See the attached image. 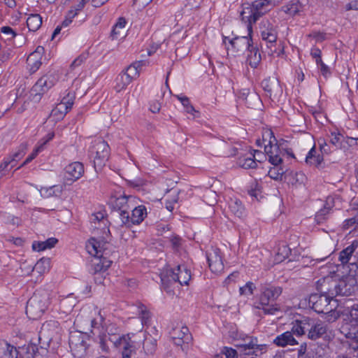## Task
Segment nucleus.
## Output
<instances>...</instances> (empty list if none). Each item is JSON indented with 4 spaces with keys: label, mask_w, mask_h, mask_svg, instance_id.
Returning <instances> with one entry per match:
<instances>
[{
    "label": "nucleus",
    "mask_w": 358,
    "mask_h": 358,
    "mask_svg": "<svg viewBox=\"0 0 358 358\" xmlns=\"http://www.w3.org/2000/svg\"><path fill=\"white\" fill-rule=\"evenodd\" d=\"M87 54L82 53L77 58H76L70 66L71 70H74L76 67L80 66L87 59Z\"/></svg>",
    "instance_id": "4d7b16f0"
},
{
    "label": "nucleus",
    "mask_w": 358,
    "mask_h": 358,
    "mask_svg": "<svg viewBox=\"0 0 358 358\" xmlns=\"http://www.w3.org/2000/svg\"><path fill=\"white\" fill-rule=\"evenodd\" d=\"M85 173L83 163L79 162L68 164L64 170V185H70L80 179Z\"/></svg>",
    "instance_id": "f8f14e48"
},
{
    "label": "nucleus",
    "mask_w": 358,
    "mask_h": 358,
    "mask_svg": "<svg viewBox=\"0 0 358 358\" xmlns=\"http://www.w3.org/2000/svg\"><path fill=\"white\" fill-rule=\"evenodd\" d=\"M301 6L299 1L292 2L286 6L285 11L289 15H296L300 10Z\"/></svg>",
    "instance_id": "13d9d810"
},
{
    "label": "nucleus",
    "mask_w": 358,
    "mask_h": 358,
    "mask_svg": "<svg viewBox=\"0 0 358 358\" xmlns=\"http://www.w3.org/2000/svg\"><path fill=\"white\" fill-rule=\"evenodd\" d=\"M113 259H110L108 255L100 257H94L92 261V271L94 273L106 271L112 264Z\"/></svg>",
    "instance_id": "4be33fe9"
},
{
    "label": "nucleus",
    "mask_w": 358,
    "mask_h": 358,
    "mask_svg": "<svg viewBox=\"0 0 358 358\" xmlns=\"http://www.w3.org/2000/svg\"><path fill=\"white\" fill-rule=\"evenodd\" d=\"M278 3L279 0H256L251 4H243L241 17L242 20L247 23V30L250 34L252 33V24Z\"/></svg>",
    "instance_id": "f03ea898"
},
{
    "label": "nucleus",
    "mask_w": 358,
    "mask_h": 358,
    "mask_svg": "<svg viewBox=\"0 0 358 358\" xmlns=\"http://www.w3.org/2000/svg\"><path fill=\"white\" fill-rule=\"evenodd\" d=\"M69 110H67L64 105L57 103V106L52 110L50 117L55 121L61 120L64 118L65 115Z\"/></svg>",
    "instance_id": "79ce46f5"
},
{
    "label": "nucleus",
    "mask_w": 358,
    "mask_h": 358,
    "mask_svg": "<svg viewBox=\"0 0 358 358\" xmlns=\"http://www.w3.org/2000/svg\"><path fill=\"white\" fill-rule=\"evenodd\" d=\"M134 334H127L120 336H115V339L109 337V341L113 343L116 348L121 349L122 351L130 348H138L140 342L133 340Z\"/></svg>",
    "instance_id": "dca6fc26"
},
{
    "label": "nucleus",
    "mask_w": 358,
    "mask_h": 358,
    "mask_svg": "<svg viewBox=\"0 0 358 358\" xmlns=\"http://www.w3.org/2000/svg\"><path fill=\"white\" fill-rule=\"evenodd\" d=\"M358 136L354 137L345 136L344 144L347 145L346 150L349 148H353L357 145Z\"/></svg>",
    "instance_id": "e2e57ef3"
},
{
    "label": "nucleus",
    "mask_w": 358,
    "mask_h": 358,
    "mask_svg": "<svg viewBox=\"0 0 358 358\" xmlns=\"http://www.w3.org/2000/svg\"><path fill=\"white\" fill-rule=\"evenodd\" d=\"M58 240L55 238H48L45 241H34L32 243V249L34 251H43L47 249H50L57 243Z\"/></svg>",
    "instance_id": "2f4dec72"
},
{
    "label": "nucleus",
    "mask_w": 358,
    "mask_h": 358,
    "mask_svg": "<svg viewBox=\"0 0 358 358\" xmlns=\"http://www.w3.org/2000/svg\"><path fill=\"white\" fill-rule=\"evenodd\" d=\"M191 279V273L184 265H179L175 269L167 270L166 275H162L161 280L164 286L169 288L167 284L171 282H179L181 285H188Z\"/></svg>",
    "instance_id": "6e6552de"
},
{
    "label": "nucleus",
    "mask_w": 358,
    "mask_h": 358,
    "mask_svg": "<svg viewBox=\"0 0 358 358\" xmlns=\"http://www.w3.org/2000/svg\"><path fill=\"white\" fill-rule=\"evenodd\" d=\"M127 22L124 17H120L116 24L113 27L110 33L112 40L117 39L122 34Z\"/></svg>",
    "instance_id": "4c0bfd02"
},
{
    "label": "nucleus",
    "mask_w": 358,
    "mask_h": 358,
    "mask_svg": "<svg viewBox=\"0 0 358 358\" xmlns=\"http://www.w3.org/2000/svg\"><path fill=\"white\" fill-rule=\"evenodd\" d=\"M355 279L348 277L345 279L339 280L338 282L330 279L328 280L329 287L322 289V292L325 294H329L331 296L342 295L350 296L355 290Z\"/></svg>",
    "instance_id": "0eeeda50"
},
{
    "label": "nucleus",
    "mask_w": 358,
    "mask_h": 358,
    "mask_svg": "<svg viewBox=\"0 0 358 358\" xmlns=\"http://www.w3.org/2000/svg\"><path fill=\"white\" fill-rule=\"evenodd\" d=\"M261 85L266 95L273 101L278 99L282 94V88L280 82L275 78H268L263 80Z\"/></svg>",
    "instance_id": "4468645a"
},
{
    "label": "nucleus",
    "mask_w": 358,
    "mask_h": 358,
    "mask_svg": "<svg viewBox=\"0 0 358 358\" xmlns=\"http://www.w3.org/2000/svg\"><path fill=\"white\" fill-rule=\"evenodd\" d=\"M229 210L236 217H242L245 214V207L237 199H231L229 201Z\"/></svg>",
    "instance_id": "c85d7f7f"
},
{
    "label": "nucleus",
    "mask_w": 358,
    "mask_h": 358,
    "mask_svg": "<svg viewBox=\"0 0 358 358\" xmlns=\"http://www.w3.org/2000/svg\"><path fill=\"white\" fill-rule=\"evenodd\" d=\"M50 268V259L49 258H41L35 264L33 271L39 274L48 272Z\"/></svg>",
    "instance_id": "a19ab883"
},
{
    "label": "nucleus",
    "mask_w": 358,
    "mask_h": 358,
    "mask_svg": "<svg viewBox=\"0 0 358 358\" xmlns=\"http://www.w3.org/2000/svg\"><path fill=\"white\" fill-rule=\"evenodd\" d=\"M90 221L92 224H94V225H92V227L94 228H100L101 227V224H103L104 226L106 224L107 220L104 217V215L101 212H98L94 214H92L90 217Z\"/></svg>",
    "instance_id": "a18cd8bd"
},
{
    "label": "nucleus",
    "mask_w": 358,
    "mask_h": 358,
    "mask_svg": "<svg viewBox=\"0 0 358 358\" xmlns=\"http://www.w3.org/2000/svg\"><path fill=\"white\" fill-rule=\"evenodd\" d=\"M139 202L138 198L134 196H121L116 198L113 201V206L115 208H117L119 211V217L122 221V214L123 212H129L133 206L137 204Z\"/></svg>",
    "instance_id": "a211bd4d"
},
{
    "label": "nucleus",
    "mask_w": 358,
    "mask_h": 358,
    "mask_svg": "<svg viewBox=\"0 0 358 358\" xmlns=\"http://www.w3.org/2000/svg\"><path fill=\"white\" fill-rule=\"evenodd\" d=\"M229 43L231 45V48L236 53L248 50L252 45V34H250L248 32V36H247L236 37L232 40H230Z\"/></svg>",
    "instance_id": "aec40b11"
},
{
    "label": "nucleus",
    "mask_w": 358,
    "mask_h": 358,
    "mask_svg": "<svg viewBox=\"0 0 358 358\" xmlns=\"http://www.w3.org/2000/svg\"><path fill=\"white\" fill-rule=\"evenodd\" d=\"M131 83V78H129L124 73H122L115 79V89L117 92H120L125 90Z\"/></svg>",
    "instance_id": "ea45409f"
},
{
    "label": "nucleus",
    "mask_w": 358,
    "mask_h": 358,
    "mask_svg": "<svg viewBox=\"0 0 358 358\" xmlns=\"http://www.w3.org/2000/svg\"><path fill=\"white\" fill-rule=\"evenodd\" d=\"M307 337L312 341L323 338L328 333V325L320 320H315L309 317L308 322Z\"/></svg>",
    "instance_id": "ddd939ff"
},
{
    "label": "nucleus",
    "mask_w": 358,
    "mask_h": 358,
    "mask_svg": "<svg viewBox=\"0 0 358 358\" xmlns=\"http://www.w3.org/2000/svg\"><path fill=\"white\" fill-rule=\"evenodd\" d=\"M354 320H351L350 322H345L342 324L340 328V332L348 339H351L352 336H355L356 331L358 327L355 325Z\"/></svg>",
    "instance_id": "473e14b6"
},
{
    "label": "nucleus",
    "mask_w": 358,
    "mask_h": 358,
    "mask_svg": "<svg viewBox=\"0 0 358 358\" xmlns=\"http://www.w3.org/2000/svg\"><path fill=\"white\" fill-rule=\"evenodd\" d=\"M138 314L141 320L142 325H148L150 322L151 314L147 308L142 303L138 306Z\"/></svg>",
    "instance_id": "37998d69"
},
{
    "label": "nucleus",
    "mask_w": 358,
    "mask_h": 358,
    "mask_svg": "<svg viewBox=\"0 0 358 358\" xmlns=\"http://www.w3.org/2000/svg\"><path fill=\"white\" fill-rule=\"evenodd\" d=\"M85 344L84 336L80 331L70 334L69 345L71 348H78V350H85Z\"/></svg>",
    "instance_id": "bb28decb"
},
{
    "label": "nucleus",
    "mask_w": 358,
    "mask_h": 358,
    "mask_svg": "<svg viewBox=\"0 0 358 358\" xmlns=\"http://www.w3.org/2000/svg\"><path fill=\"white\" fill-rule=\"evenodd\" d=\"M247 51L248 52L247 56L248 64L252 68H257L262 59L259 50L252 44Z\"/></svg>",
    "instance_id": "c756f323"
},
{
    "label": "nucleus",
    "mask_w": 358,
    "mask_h": 358,
    "mask_svg": "<svg viewBox=\"0 0 358 358\" xmlns=\"http://www.w3.org/2000/svg\"><path fill=\"white\" fill-rule=\"evenodd\" d=\"M27 61L30 66V70L32 72L36 71L41 65L40 52L38 51L33 52L28 56Z\"/></svg>",
    "instance_id": "58836bf2"
},
{
    "label": "nucleus",
    "mask_w": 358,
    "mask_h": 358,
    "mask_svg": "<svg viewBox=\"0 0 358 358\" xmlns=\"http://www.w3.org/2000/svg\"><path fill=\"white\" fill-rule=\"evenodd\" d=\"M290 253V249L285 245L280 246L278 248L277 255H276V261L282 262L288 257Z\"/></svg>",
    "instance_id": "3c124183"
},
{
    "label": "nucleus",
    "mask_w": 358,
    "mask_h": 358,
    "mask_svg": "<svg viewBox=\"0 0 358 358\" xmlns=\"http://www.w3.org/2000/svg\"><path fill=\"white\" fill-rule=\"evenodd\" d=\"M16 348L6 341H0V358H17Z\"/></svg>",
    "instance_id": "a878e982"
},
{
    "label": "nucleus",
    "mask_w": 358,
    "mask_h": 358,
    "mask_svg": "<svg viewBox=\"0 0 358 358\" xmlns=\"http://www.w3.org/2000/svg\"><path fill=\"white\" fill-rule=\"evenodd\" d=\"M316 41V42H322L325 40V34L320 31H313L308 36Z\"/></svg>",
    "instance_id": "69168bd1"
},
{
    "label": "nucleus",
    "mask_w": 358,
    "mask_h": 358,
    "mask_svg": "<svg viewBox=\"0 0 358 358\" xmlns=\"http://www.w3.org/2000/svg\"><path fill=\"white\" fill-rule=\"evenodd\" d=\"M256 155H262V152L258 150H254V153H250L248 156L240 157L237 162L238 165L245 169L256 168V161H259L256 158Z\"/></svg>",
    "instance_id": "5701e85b"
},
{
    "label": "nucleus",
    "mask_w": 358,
    "mask_h": 358,
    "mask_svg": "<svg viewBox=\"0 0 358 358\" xmlns=\"http://www.w3.org/2000/svg\"><path fill=\"white\" fill-rule=\"evenodd\" d=\"M27 149V145L26 143H22L18 148V150L15 152L12 155L7 157V159L10 162V163L17 162L19 159H20L25 154L26 150Z\"/></svg>",
    "instance_id": "de8ad7c7"
},
{
    "label": "nucleus",
    "mask_w": 358,
    "mask_h": 358,
    "mask_svg": "<svg viewBox=\"0 0 358 358\" xmlns=\"http://www.w3.org/2000/svg\"><path fill=\"white\" fill-rule=\"evenodd\" d=\"M221 352L225 355L226 358H238L237 351L232 348L224 347Z\"/></svg>",
    "instance_id": "680f3d73"
},
{
    "label": "nucleus",
    "mask_w": 358,
    "mask_h": 358,
    "mask_svg": "<svg viewBox=\"0 0 358 358\" xmlns=\"http://www.w3.org/2000/svg\"><path fill=\"white\" fill-rule=\"evenodd\" d=\"M143 64V63L142 61L136 62L129 66L123 73L128 76L129 78H131V80L132 81L133 79L138 77Z\"/></svg>",
    "instance_id": "c9c22d12"
},
{
    "label": "nucleus",
    "mask_w": 358,
    "mask_h": 358,
    "mask_svg": "<svg viewBox=\"0 0 358 358\" xmlns=\"http://www.w3.org/2000/svg\"><path fill=\"white\" fill-rule=\"evenodd\" d=\"M350 315L355 323L358 322V305H355L352 307Z\"/></svg>",
    "instance_id": "774afa93"
},
{
    "label": "nucleus",
    "mask_w": 358,
    "mask_h": 358,
    "mask_svg": "<svg viewBox=\"0 0 358 358\" xmlns=\"http://www.w3.org/2000/svg\"><path fill=\"white\" fill-rule=\"evenodd\" d=\"M96 317H92L90 320L91 332L95 334H106L108 337L115 339L116 334L118 333V328L116 324L110 323L109 320H106L101 310H94Z\"/></svg>",
    "instance_id": "39448f33"
},
{
    "label": "nucleus",
    "mask_w": 358,
    "mask_h": 358,
    "mask_svg": "<svg viewBox=\"0 0 358 358\" xmlns=\"http://www.w3.org/2000/svg\"><path fill=\"white\" fill-rule=\"evenodd\" d=\"M172 338L185 339L187 343L191 341L192 336L189 334V329L183 326L180 328L176 327L172 331Z\"/></svg>",
    "instance_id": "f704fd0d"
},
{
    "label": "nucleus",
    "mask_w": 358,
    "mask_h": 358,
    "mask_svg": "<svg viewBox=\"0 0 358 358\" xmlns=\"http://www.w3.org/2000/svg\"><path fill=\"white\" fill-rule=\"evenodd\" d=\"M63 185H56L48 187H41L40 189L41 195L44 198H49L51 196H60L64 191Z\"/></svg>",
    "instance_id": "cd10ccee"
},
{
    "label": "nucleus",
    "mask_w": 358,
    "mask_h": 358,
    "mask_svg": "<svg viewBox=\"0 0 358 358\" xmlns=\"http://www.w3.org/2000/svg\"><path fill=\"white\" fill-rule=\"evenodd\" d=\"M157 348V340L149 336L145 338L143 343V349L147 355H152Z\"/></svg>",
    "instance_id": "c03bdc74"
},
{
    "label": "nucleus",
    "mask_w": 358,
    "mask_h": 358,
    "mask_svg": "<svg viewBox=\"0 0 358 358\" xmlns=\"http://www.w3.org/2000/svg\"><path fill=\"white\" fill-rule=\"evenodd\" d=\"M309 321V317H303V319L299 320H296L292 323V327L291 331L293 334H295L298 336H301L303 335H307V329L309 327L308 325V322Z\"/></svg>",
    "instance_id": "393cba45"
},
{
    "label": "nucleus",
    "mask_w": 358,
    "mask_h": 358,
    "mask_svg": "<svg viewBox=\"0 0 358 358\" xmlns=\"http://www.w3.org/2000/svg\"><path fill=\"white\" fill-rule=\"evenodd\" d=\"M99 335V346L103 352H109V347L107 345V341L108 340V337L106 334H98Z\"/></svg>",
    "instance_id": "bf43d9fd"
},
{
    "label": "nucleus",
    "mask_w": 358,
    "mask_h": 358,
    "mask_svg": "<svg viewBox=\"0 0 358 358\" xmlns=\"http://www.w3.org/2000/svg\"><path fill=\"white\" fill-rule=\"evenodd\" d=\"M207 261L210 269L213 273H220L224 269L221 251L218 248H213L206 253Z\"/></svg>",
    "instance_id": "6ab92c4d"
},
{
    "label": "nucleus",
    "mask_w": 358,
    "mask_h": 358,
    "mask_svg": "<svg viewBox=\"0 0 358 358\" xmlns=\"http://www.w3.org/2000/svg\"><path fill=\"white\" fill-rule=\"evenodd\" d=\"M57 81L58 76L55 73L46 74L39 78L31 90L32 101H38L41 96L53 87Z\"/></svg>",
    "instance_id": "9d476101"
},
{
    "label": "nucleus",
    "mask_w": 358,
    "mask_h": 358,
    "mask_svg": "<svg viewBox=\"0 0 358 358\" xmlns=\"http://www.w3.org/2000/svg\"><path fill=\"white\" fill-rule=\"evenodd\" d=\"M283 173L284 170L282 168H278L277 166L271 169L268 171V176L270 178L275 180H281Z\"/></svg>",
    "instance_id": "603ef678"
},
{
    "label": "nucleus",
    "mask_w": 358,
    "mask_h": 358,
    "mask_svg": "<svg viewBox=\"0 0 358 358\" xmlns=\"http://www.w3.org/2000/svg\"><path fill=\"white\" fill-rule=\"evenodd\" d=\"M76 95L74 92H67L59 103L64 105L67 110H70L74 103Z\"/></svg>",
    "instance_id": "49530a36"
},
{
    "label": "nucleus",
    "mask_w": 358,
    "mask_h": 358,
    "mask_svg": "<svg viewBox=\"0 0 358 358\" xmlns=\"http://www.w3.org/2000/svg\"><path fill=\"white\" fill-rule=\"evenodd\" d=\"M345 136L340 133L333 132L330 136V143L335 148V149H341L346 150L345 144H344Z\"/></svg>",
    "instance_id": "e433bc0d"
},
{
    "label": "nucleus",
    "mask_w": 358,
    "mask_h": 358,
    "mask_svg": "<svg viewBox=\"0 0 358 358\" xmlns=\"http://www.w3.org/2000/svg\"><path fill=\"white\" fill-rule=\"evenodd\" d=\"M265 345H258L257 338H250V341L248 343H245L242 345L244 350H262L265 348Z\"/></svg>",
    "instance_id": "09e8293b"
},
{
    "label": "nucleus",
    "mask_w": 358,
    "mask_h": 358,
    "mask_svg": "<svg viewBox=\"0 0 358 358\" xmlns=\"http://www.w3.org/2000/svg\"><path fill=\"white\" fill-rule=\"evenodd\" d=\"M259 30L262 40L273 45L276 42L278 33L275 26L269 20L264 19L259 24Z\"/></svg>",
    "instance_id": "f3484780"
},
{
    "label": "nucleus",
    "mask_w": 358,
    "mask_h": 358,
    "mask_svg": "<svg viewBox=\"0 0 358 358\" xmlns=\"http://www.w3.org/2000/svg\"><path fill=\"white\" fill-rule=\"evenodd\" d=\"M187 113L196 116V113L199 112L195 110L194 107L191 104L189 99H185L182 104Z\"/></svg>",
    "instance_id": "052dcab7"
},
{
    "label": "nucleus",
    "mask_w": 358,
    "mask_h": 358,
    "mask_svg": "<svg viewBox=\"0 0 358 358\" xmlns=\"http://www.w3.org/2000/svg\"><path fill=\"white\" fill-rule=\"evenodd\" d=\"M59 329V322L55 320L47 321L43 324L39 332V339L42 337L50 341L55 334L57 333Z\"/></svg>",
    "instance_id": "412c9836"
},
{
    "label": "nucleus",
    "mask_w": 358,
    "mask_h": 358,
    "mask_svg": "<svg viewBox=\"0 0 358 358\" xmlns=\"http://www.w3.org/2000/svg\"><path fill=\"white\" fill-rule=\"evenodd\" d=\"M130 215L129 212H123L122 214L121 226L125 228H131L134 225H138L147 217L146 207L143 204H135L131 209Z\"/></svg>",
    "instance_id": "1a4fd4ad"
},
{
    "label": "nucleus",
    "mask_w": 358,
    "mask_h": 358,
    "mask_svg": "<svg viewBox=\"0 0 358 358\" xmlns=\"http://www.w3.org/2000/svg\"><path fill=\"white\" fill-rule=\"evenodd\" d=\"M255 288L256 287L253 282H248L244 286L240 287L239 292L241 295L248 296L253 294Z\"/></svg>",
    "instance_id": "8fccbe9b"
},
{
    "label": "nucleus",
    "mask_w": 358,
    "mask_h": 358,
    "mask_svg": "<svg viewBox=\"0 0 358 358\" xmlns=\"http://www.w3.org/2000/svg\"><path fill=\"white\" fill-rule=\"evenodd\" d=\"M108 245L109 243L103 240L91 238L86 243V249L91 255L100 257L108 255Z\"/></svg>",
    "instance_id": "2eb2a0df"
},
{
    "label": "nucleus",
    "mask_w": 358,
    "mask_h": 358,
    "mask_svg": "<svg viewBox=\"0 0 358 358\" xmlns=\"http://www.w3.org/2000/svg\"><path fill=\"white\" fill-rule=\"evenodd\" d=\"M357 247V244L355 245V243H352L340 252L338 260L341 262V264L344 265L350 263V260L352 259V255Z\"/></svg>",
    "instance_id": "7c9ffc66"
},
{
    "label": "nucleus",
    "mask_w": 358,
    "mask_h": 358,
    "mask_svg": "<svg viewBox=\"0 0 358 358\" xmlns=\"http://www.w3.org/2000/svg\"><path fill=\"white\" fill-rule=\"evenodd\" d=\"M330 210H331L327 208V206H324V208L320 209L315 215V220L317 223H322L323 221H324L328 217Z\"/></svg>",
    "instance_id": "864d4df0"
},
{
    "label": "nucleus",
    "mask_w": 358,
    "mask_h": 358,
    "mask_svg": "<svg viewBox=\"0 0 358 358\" xmlns=\"http://www.w3.org/2000/svg\"><path fill=\"white\" fill-rule=\"evenodd\" d=\"M320 151L324 154H329L331 152L329 145L326 142L324 139H320L318 141Z\"/></svg>",
    "instance_id": "0e129e2a"
},
{
    "label": "nucleus",
    "mask_w": 358,
    "mask_h": 358,
    "mask_svg": "<svg viewBox=\"0 0 358 358\" xmlns=\"http://www.w3.org/2000/svg\"><path fill=\"white\" fill-rule=\"evenodd\" d=\"M262 141L268 162L274 166L281 164L282 162V150L278 145L273 131L271 129L264 130L262 133Z\"/></svg>",
    "instance_id": "20e7f679"
},
{
    "label": "nucleus",
    "mask_w": 358,
    "mask_h": 358,
    "mask_svg": "<svg viewBox=\"0 0 358 358\" xmlns=\"http://www.w3.org/2000/svg\"><path fill=\"white\" fill-rule=\"evenodd\" d=\"M50 303V294L46 290H38L27 301V315L33 319L40 317Z\"/></svg>",
    "instance_id": "7ed1b4c3"
},
{
    "label": "nucleus",
    "mask_w": 358,
    "mask_h": 358,
    "mask_svg": "<svg viewBox=\"0 0 358 358\" xmlns=\"http://www.w3.org/2000/svg\"><path fill=\"white\" fill-rule=\"evenodd\" d=\"M0 32L7 36L8 40L13 39L17 36V32L9 26H3L0 28Z\"/></svg>",
    "instance_id": "6e6d98bb"
},
{
    "label": "nucleus",
    "mask_w": 358,
    "mask_h": 358,
    "mask_svg": "<svg viewBox=\"0 0 358 358\" xmlns=\"http://www.w3.org/2000/svg\"><path fill=\"white\" fill-rule=\"evenodd\" d=\"M282 293V288L271 284L263 285L260 293L254 302V308L262 310L264 315H274L280 312V306L276 303Z\"/></svg>",
    "instance_id": "f257e3e1"
},
{
    "label": "nucleus",
    "mask_w": 358,
    "mask_h": 358,
    "mask_svg": "<svg viewBox=\"0 0 358 358\" xmlns=\"http://www.w3.org/2000/svg\"><path fill=\"white\" fill-rule=\"evenodd\" d=\"M41 24L42 17L39 14H31L27 19V26L30 31H37Z\"/></svg>",
    "instance_id": "72a5a7b5"
},
{
    "label": "nucleus",
    "mask_w": 358,
    "mask_h": 358,
    "mask_svg": "<svg viewBox=\"0 0 358 358\" xmlns=\"http://www.w3.org/2000/svg\"><path fill=\"white\" fill-rule=\"evenodd\" d=\"M55 136L54 132L48 133L45 137H43L41 141L38 143V145H41L42 149H44L45 145L51 141Z\"/></svg>",
    "instance_id": "338daca9"
},
{
    "label": "nucleus",
    "mask_w": 358,
    "mask_h": 358,
    "mask_svg": "<svg viewBox=\"0 0 358 358\" xmlns=\"http://www.w3.org/2000/svg\"><path fill=\"white\" fill-rule=\"evenodd\" d=\"M89 152L93 158L94 168L101 169L108 159L110 148L107 142L99 138L92 141Z\"/></svg>",
    "instance_id": "423d86ee"
},
{
    "label": "nucleus",
    "mask_w": 358,
    "mask_h": 358,
    "mask_svg": "<svg viewBox=\"0 0 358 358\" xmlns=\"http://www.w3.org/2000/svg\"><path fill=\"white\" fill-rule=\"evenodd\" d=\"M333 297L329 294H312L308 299V305L317 313H329L336 308L331 304Z\"/></svg>",
    "instance_id": "9b49d317"
},
{
    "label": "nucleus",
    "mask_w": 358,
    "mask_h": 358,
    "mask_svg": "<svg viewBox=\"0 0 358 358\" xmlns=\"http://www.w3.org/2000/svg\"><path fill=\"white\" fill-rule=\"evenodd\" d=\"M42 150H43L42 149L41 145H37L35 148V149L32 151V152L27 157L24 162L21 164V166H20L17 169L31 162Z\"/></svg>",
    "instance_id": "5fc2aeb1"
},
{
    "label": "nucleus",
    "mask_w": 358,
    "mask_h": 358,
    "mask_svg": "<svg viewBox=\"0 0 358 358\" xmlns=\"http://www.w3.org/2000/svg\"><path fill=\"white\" fill-rule=\"evenodd\" d=\"M273 343L279 347H285L287 345H295L298 344L296 340L294 338L292 333L285 331L278 335L273 341Z\"/></svg>",
    "instance_id": "b1692460"
}]
</instances>
